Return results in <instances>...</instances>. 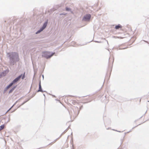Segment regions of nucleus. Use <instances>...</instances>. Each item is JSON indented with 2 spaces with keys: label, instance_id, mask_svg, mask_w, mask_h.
<instances>
[{
  "label": "nucleus",
  "instance_id": "nucleus-10",
  "mask_svg": "<svg viewBox=\"0 0 149 149\" xmlns=\"http://www.w3.org/2000/svg\"><path fill=\"white\" fill-rule=\"evenodd\" d=\"M4 125H2L0 126V131L3 129L4 128Z\"/></svg>",
  "mask_w": 149,
  "mask_h": 149
},
{
  "label": "nucleus",
  "instance_id": "nucleus-14",
  "mask_svg": "<svg viewBox=\"0 0 149 149\" xmlns=\"http://www.w3.org/2000/svg\"><path fill=\"white\" fill-rule=\"evenodd\" d=\"M117 38H120V39L123 38H122L121 37H117Z\"/></svg>",
  "mask_w": 149,
  "mask_h": 149
},
{
  "label": "nucleus",
  "instance_id": "nucleus-3",
  "mask_svg": "<svg viewBox=\"0 0 149 149\" xmlns=\"http://www.w3.org/2000/svg\"><path fill=\"white\" fill-rule=\"evenodd\" d=\"M91 17L90 14H87L83 18V20L84 21H88L90 20Z\"/></svg>",
  "mask_w": 149,
  "mask_h": 149
},
{
  "label": "nucleus",
  "instance_id": "nucleus-1",
  "mask_svg": "<svg viewBox=\"0 0 149 149\" xmlns=\"http://www.w3.org/2000/svg\"><path fill=\"white\" fill-rule=\"evenodd\" d=\"M54 53H51L50 52H44L42 54V56L47 58H50L54 54Z\"/></svg>",
  "mask_w": 149,
  "mask_h": 149
},
{
  "label": "nucleus",
  "instance_id": "nucleus-9",
  "mask_svg": "<svg viewBox=\"0 0 149 149\" xmlns=\"http://www.w3.org/2000/svg\"><path fill=\"white\" fill-rule=\"evenodd\" d=\"M77 102L75 100H73L72 101V103L73 105H75L77 103Z\"/></svg>",
  "mask_w": 149,
  "mask_h": 149
},
{
  "label": "nucleus",
  "instance_id": "nucleus-16",
  "mask_svg": "<svg viewBox=\"0 0 149 149\" xmlns=\"http://www.w3.org/2000/svg\"><path fill=\"white\" fill-rule=\"evenodd\" d=\"M1 77V76H0V77Z\"/></svg>",
  "mask_w": 149,
  "mask_h": 149
},
{
  "label": "nucleus",
  "instance_id": "nucleus-13",
  "mask_svg": "<svg viewBox=\"0 0 149 149\" xmlns=\"http://www.w3.org/2000/svg\"><path fill=\"white\" fill-rule=\"evenodd\" d=\"M24 77H25V74H24V75H23L22 77V79H24Z\"/></svg>",
  "mask_w": 149,
  "mask_h": 149
},
{
  "label": "nucleus",
  "instance_id": "nucleus-5",
  "mask_svg": "<svg viewBox=\"0 0 149 149\" xmlns=\"http://www.w3.org/2000/svg\"><path fill=\"white\" fill-rule=\"evenodd\" d=\"M39 89L38 91V92L40 91V92H42L43 91H42V88H41L40 82L39 85Z\"/></svg>",
  "mask_w": 149,
  "mask_h": 149
},
{
  "label": "nucleus",
  "instance_id": "nucleus-8",
  "mask_svg": "<svg viewBox=\"0 0 149 149\" xmlns=\"http://www.w3.org/2000/svg\"><path fill=\"white\" fill-rule=\"evenodd\" d=\"M13 84L12 82L8 86L7 88V89H8Z\"/></svg>",
  "mask_w": 149,
  "mask_h": 149
},
{
  "label": "nucleus",
  "instance_id": "nucleus-12",
  "mask_svg": "<svg viewBox=\"0 0 149 149\" xmlns=\"http://www.w3.org/2000/svg\"><path fill=\"white\" fill-rule=\"evenodd\" d=\"M66 11H69L70 10V9H69V8H66Z\"/></svg>",
  "mask_w": 149,
  "mask_h": 149
},
{
  "label": "nucleus",
  "instance_id": "nucleus-15",
  "mask_svg": "<svg viewBox=\"0 0 149 149\" xmlns=\"http://www.w3.org/2000/svg\"><path fill=\"white\" fill-rule=\"evenodd\" d=\"M11 109V108L9 110H10Z\"/></svg>",
  "mask_w": 149,
  "mask_h": 149
},
{
  "label": "nucleus",
  "instance_id": "nucleus-7",
  "mask_svg": "<svg viewBox=\"0 0 149 149\" xmlns=\"http://www.w3.org/2000/svg\"><path fill=\"white\" fill-rule=\"evenodd\" d=\"M58 139H57L55 140H54V141L51 142L50 143L49 145H52V144H53L54 143H55L58 140Z\"/></svg>",
  "mask_w": 149,
  "mask_h": 149
},
{
  "label": "nucleus",
  "instance_id": "nucleus-11",
  "mask_svg": "<svg viewBox=\"0 0 149 149\" xmlns=\"http://www.w3.org/2000/svg\"><path fill=\"white\" fill-rule=\"evenodd\" d=\"M15 87L13 88L12 89H11L9 91V93H12V91H13L14 90V89H15Z\"/></svg>",
  "mask_w": 149,
  "mask_h": 149
},
{
  "label": "nucleus",
  "instance_id": "nucleus-4",
  "mask_svg": "<svg viewBox=\"0 0 149 149\" xmlns=\"http://www.w3.org/2000/svg\"><path fill=\"white\" fill-rule=\"evenodd\" d=\"M22 75H20L18 77H17V78H15L12 82L13 83V84L16 83L20 79V78L22 76Z\"/></svg>",
  "mask_w": 149,
  "mask_h": 149
},
{
  "label": "nucleus",
  "instance_id": "nucleus-2",
  "mask_svg": "<svg viewBox=\"0 0 149 149\" xmlns=\"http://www.w3.org/2000/svg\"><path fill=\"white\" fill-rule=\"evenodd\" d=\"M47 22H46L43 24L42 27V28H41L40 30L38 31L37 32V33H40L41 31H42L44 29H45V27H46L47 25Z\"/></svg>",
  "mask_w": 149,
  "mask_h": 149
},
{
  "label": "nucleus",
  "instance_id": "nucleus-6",
  "mask_svg": "<svg viewBox=\"0 0 149 149\" xmlns=\"http://www.w3.org/2000/svg\"><path fill=\"white\" fill-rule=\"evenodd\" d=\"M121 28L122 26L120 24H118V25L116 26L115 27V28L116 29H118L120 28Z\"/></svg>",
  "mask_w": 149,
  "mask_h": 149
}]
</instances>
